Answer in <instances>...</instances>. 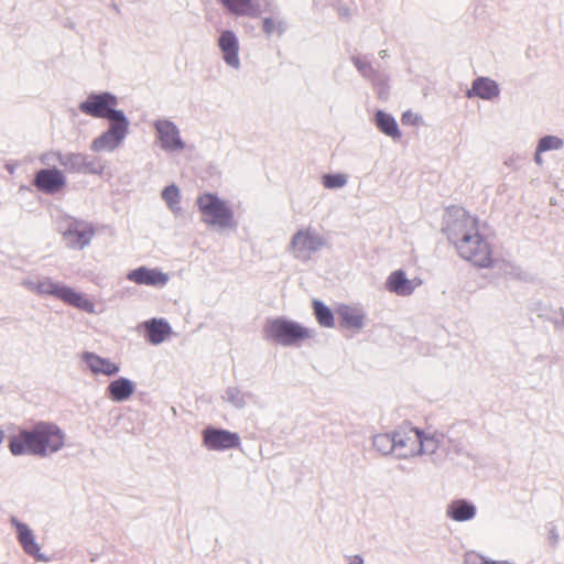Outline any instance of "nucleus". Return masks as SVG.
<instances>
[{"instance_id": "nucleus-37", "label": "nucleus", "mask_w": 564, "mask_h": 564, "mask_svg": "<svg viewBox=\"0 0 564 564\" xmlns=\"http://www.w3.org/2000/svg\"><path fill=\"white\" fill-rule=\"evenodd\" d=\"M465 564H508V562H499V561L488 562L485 560V557H482L478 554L471 553V554L466 555Z\"/></svg>"}, {"instance_id": "nucleus-2", "label": "nucleus", "mask_w": 564, "mask_h": 564, "mask_svg": "<svg viewBox=\"0 0 564 564\" xmlns=\"http://www.w3.org/2000/svg\"><path fill=\"white\" fill-rule=\"evenodd\" d=\"M66 435L55 423L40 421L22 429L9 437V451L13 456L31 455L40 458L59 452L65 445Z\"/></svg>"}, {"instance_id": "nucleus-26", "label": "nucleus", "mask_w": 564, "mask_h": 564, "mask_svg": "<svg viewBox=\"0 0 564 564\" xmlns=\"http://www.w3.org/2000/svg\"><path fill=\"white\" fill-rule=\"evenodd\" d=\"M372 447L382 456H390L394 454V431L373 435Z\"/></svg>"}, {"instance_id": "nucleus-36", "label": "nucleus", "mask_w": 564, "mask_h": 564, "mask_svg": "<svg viewBox=\"0 0 564 564\" xmlns=\"http://www.w3.org/2000/svg\"><path fill=\"white\" fill-rule=\"evenodd\" d=\"M64 153L59 151H50L46 153H43L40 158L41 162L45 165H54L55 162H58L61 164V158Z\"/></svg>"}, {"instance_id": "nucleus-24", "label": "nucleus", "mask_w": 564, "mask_h": 564, "mask_svg": "<svg viewBox=\"0 0 564 564\" xmlns=\"http://www.w3.org/2000/svg\"><path fill=\"white\" fill-rule=\"evenodd\" d=\"M446 514L454 521L465 522L476 516V507L466 499L453 500L446 508Z\"/></svg>"}, {"instance_id": "nucleus-39", "label": "nucleus", "mask_w": 564, "mask_h": 564, "mask_svg": "<svg viewBox=\"0 0 564 564\" xmlns=\"http://www.w3.org/2000/svg\"><path fill=\"white\" fill-rule=\"evenodd\" d=\"M401 120L403 123H415L417 120V116H415L412 111L409 110L402 115Z\"/></svg>"}, {"instance_id": "nucleus-6", "label": "nucleus", "mask_w": 564, "mask_h": 564, "mask_svg": "<svg viewBox=\"0 0 564 564\" xmlns=\"http://www.w3.org/2000/svg\"><path fill=\"white\" fill-rule=\"evenodd\" d=\"M119 100L116 95L109 91L90 93L85 100L78 105V109L93 118L107 119L109 122L127 118L122 110L117 109Z\"/></svg>"}, {"instance_id": "nucleus-25", "label": "nucleus", "mask_w": 564, "mask_h": 564, "mask_svg": "<svg viewBox=\"0 0 564 564\" xmlns=\"http://www.w3.org/2000/svg\"><path fill=\"white\" fill-rule=\"evenodd\" d=\"M375 123L380 132L393 140H399L402 135L394 117L383 110H378L375 113Z\"/></svg>"}, {"instance_id": "nucleus-14", "label": "nucleus", "mask_w": 564, "mask_h": 564, "mask_svg": "<svg viewBox=\"0 0 564 564\" xmlns=\"http://www.w3.org/2000/svg\"><path fill=\"white\" fill-rule=\"evenodd\" d=\"M423 284L422 279L415 276L409 279L405 271L399 269L392 271L384 282V288L388 292L397 296L408 297L411 296L415 290Z\"/></svg>"}, {"instance_id": "nucleus-41", "label": "nucleus", "mask_w": 564, "mask_h": 564, "mask_svg": "<svg viewBox=\"0 0 564 564\" xmlns=\"http://www.w3.org/2000/svg\"><path fill=\"white\" fill-rule=\"evenodd\" d=\"M543 152H538V149L535 150V153H534V162L538 164V165H542L543 164V159L541 156Z\"/></svg>"}, {"instance_id": "nucleus-19", "label": "nucleus", "mask_w": 564, "mask_h": 564, "mask_svg": "<svg viewBox=\"0 0 564 564\" xmlns=\"http://www.w3.org/2000/svg\"><path fill=\"white\" fill-rule=\"evenodd\" d=\"M82 361L95 376L104 375L107 377H113L120 371L118 364L91 351H84L82 354Z\"/></svg>"}, {"instance_id": "nucleus-33", "label": "nucleus", "mask_w": 564, "mask_h": 564, "mask_svg": "<svg viewBox=\"0 0 564 564\" xmlns=\"http://www.w3.org/2000/svg\"><path fill=\"white\" fill-rule=\"evenodd\" d=\"M538 152L561 150L564 147L563 139L556 135H544L538 142Z\"/></svg>"}, {"instance_id": "nucleus-16", "label": "nucleus", "mask_w": 564, "mask_h": 564, "mask_svg": "<svg viewBox=\"0 0 564 564\" xmlns=\"http://www.w3.org/2000/svg\"><path fill=\"white\" fill-rule=\"evenodd\" d=\"M218 46L221 51L225 64L236 70L241 66L239 58V41L231 30H225L218 39Z\"/></svg>"}, {"instance_id": "nucleus-29", "label": "nucleus", "mask_w": 564, "mask_h": 564, "mask_svg": "<svg viewBox=\"0 0 564 564\" xmlns=\"http://www.w3.org/2000/svg\"><path fill=\"white\" fill-rule=\"evenodd\" d=\"M230 12L237 15L257 17L252 0H219Z\"/></svg>"}, {"instance_id": "nucleus-32", "label": "nucleus", "mask_w": 564, "mask_h": 564, "mask_svg": "<svg viewBox=\"0 0 564 564\" xmlns=\"http://www.w3.org/2000/svg\"><path fill=\"white\" fill-rule=\"evenodd\" d=\"M263 32L270 36L276 33L279 36L286 31V23L282 19L264 18L262 22Z\"/></svg>"}, {"instance_id": "nucleus-18", "label": "nucleus", "mask_w": 564, "mask_h": 564, "mask_svg": "<svg viewBox=\"0 0 564 564\" xmlns=\"http://www.w3.org/2000/svg\"><path fill=\"white\" fill-rule=\"evenodd\" d=\"M127 279L139 285L164 286L170 278L169 274L159 269H150L142 265L129 271Z\"/></svg>"}, {"instance_id": "nucleus-1", "label": "nucleus", "mask_w": 564, "mask_h": 564, "mask_svg": "<svg viewBox=\"0 0 564 564\" xmlns=\"http://www.w3.org/2000/svg\"><path fill=\"white\" fill-rule=\"evenodd\" d=\"M442 232L454 245L459 257L479 268L491 265V248L479 232L478 219L465 208L458 206L446 208Z\"/></svg>"}, {"instance_id": "nucleus-13", "label": "nucleus", "mask_w": 564, "mask_h": 564, "mask_svg": "<svg viewBox=\"0 0 564 564\" xmlns=\"http://www.w3.org/2000/svg\"><path fill=\"white\" fill-rule=\"evenodd\" d=\"M394 455L399 459H409L417 456L419 429L399 427L394 430Z\"/></svg>"}, {"instance_id": "nucleus-40", "label": "nucleus", "mask_w": 564, "mask_h": 564, "mask_svg": "<svg viewBox=\"0 0 564 564\" xmlns=\"http://www.w3.org/2000/svg\"><path fill=\"white\" fill-rule=\"evenodd\" d=\"M347 561V564H364V558L358 554L348 556Z\"/></svg>"}, {"instance_id": "nucleus-10", "label": "nucleus", "mask_w": 564, "mask_h": 564, "mask_svg": "<svg viewBox=\"0 0 564 564\" xmlns=\"http://www.w3.org/2000/svg\"><path fill=\"white\" fill-rule=\"evenodd\" d=\"M203 445L209 451H228L240 446V436L231 431L206 426L202 432Z\"/></svg>"}, {"instance_id": "nucleus-4", "label": "nucleus", "mask_w": 564, "mask_h": 564, "mask_svg": "<svg viewBox=\"0 0 564 564\" xmlns=\"http://www.w3.org/2000/svg\"><path fill=\"white\" fill-rule=\"evenodd\" d=\"M202 214V221L218 230L236 229L237 221L234 210L217 194L203 193L196 198Z\"/></svg>"}, {"instance_id": "nucleus-35", "label": "nucleus", "mask_w": 564, "mask_h": 564, "mask_svg": "<svg viewBox=\"0 0 564 564\" xmlns=\"http://www.w3.org/2000/svg\"><path fill=\"white\" fill-rule=\"evenodd\" d=\"M351 62L356 66L358 72L361 74L362 77H365L367 79L375 78L376 70L367 59H364L359 56H352Z\"/></svg>"}, {"instance_id": "nucleus-17", "label": "nucleus", "mask_w": 564, "mask_h": 564, "mask_svg": "<svg viewBox=\"0 0 564 564\" xmlns=\"http://www.w3.org/2000/svg\"><path fill=\"white\" fill-rule=\"evenodd\" d=\"M34 186L46 194L57 193L66 184V178L58 169H43L34 176Z\"/></svg>"}, {"instance_id": "nucleus-9", "label": "nucleus", "mask_w": 564, "mask_h": 564, "mask_svg": "<svg viewBox=\"0 0 564 564\" xmlns=\"http://www.w3.org/2000/svg\"><path fill=\"white\" fill-rule=\"evenodd\" d=\"M129 126L130 122L128 118L123 119V121L116 120L109 122V128L99 137L94 139L90 144V150L94 152H112L126 139L127 134L129 133Z\"/></svg>"}, {"instance_id": "nucleus-31", "label": "nucleus", "mask_w": 564, "mask_h": 564, "mask_svg": "<svg viewBox=\"0 0 564 564\" xmlns=\"http://www.w3.org/2000/svg\"><path fill=\"white\" fill-rule=\"evenodd\" d=\"M162 198L173 213H176L177 210L181 209L180 189L176 185L172 184L164 187V189L162 191Z\"/></svg>"}, {"instance_id": "nucleus-20", "label": "nucleus", "mask_w": 564, "mask_h": 564, "mask_svg": "<svg viewBox=\"0 0 564 564\" xmlns=\"http://www.w3.org/2000/svg\"><path fill=\"white\" fill-rule=\"evenodd\" d=\"M500 94L497 82L489 77H477L474 79L471 87L467 90L468 98L478 97L484 100H492Z\"/></svg>"}, {"instance_id": "nucleus-7", "label": "nucleus", "mask_w": 564, "mask_h": 564, "mask_svg": "<svg viewBox=\"0 0 564 564\" xmlns=\"http://www.w3.org/2000/svg\"><path fill=\"white\" fill-rule=\"evenodd\" d=\"M327 241L316 229L305 227L299 229L292 237L289 252L294 259L307 262L313 254L326 247Z\"/></svg>"}, {"instance_id": "nucleus-21", "label": "nucleus", "mask_w": 564, "mask_h": 564, "mask_svg": "<svg viewBox=\"0 0 564 564\" xmlns=\"http://www.w3.org/2000/svg\"><path fill=\"white\" fill-rule=\"evenodd\" d=\"M340 326L360 330L365 327L366 314L359 307L341 305L337 308Z\"/></svg>"}, {"instance_id": "nucleus-8", "label": "nucleus", "mask_w": 564, "mask_h": 564, "mask_svg": "<svg viewBox=\"0 0 564 564\" xmlns=\"http://www.w3.org/2000/svg\"><path fill=\"white\" fill-rule=\"evenodd\" d=\"M58 229L66 247L75 250H83L95 236L93 224L72 216L63 217L58 223Z\"/></svg>"}, {"instance_id": "nucleus-23", "label": "nucleus", "mask_w": 564, "mask_h": 564, "mask_svg": "<svg viewBox=\"0 0 564 564\" xmlns=\"http://www.w3.org/2000/svg\"><path fill=\"white\" fill-rule=\"evenodd\" d=\"M145 337L152 345H159L172 333L171 325L164 318H151L143 323Z\"/></svg>"}, {"instance_id": "nucleus-3", "label": "nucleus", "mask_w": 564, "mask_h": 564, "mask_svg": "<svg viewBox=\"0 0 564 564\" xmlns=\"http://www.w3.org/2000/svg\"><path fill=\"white\" fill-rule=\"evenodd\" d=\"M22 285L28 290L42 295L54 296L64 303L79 308L87 313L95 312L94 303L86 299L75 289L67 286L61 282L54 281L52 278L43 276L40 279H24Z\"/></svg>"}, {"instance_id": "nucleus-11", "label": "nucleus", "mask_w": 564, "mask_h": 564, "mask_svg": "<svg viewBox=\"0 0 564 564\" xmlns=\"http://www.w3.org/2000/svg\"><path fill=\"white\" fill-rule=\"evenodd\" d=\"M160 147L166 152H180L185 149L178 127L170 119H159L153 122Z\"/></svg>"}, {"instance_id": "nucleus-15", "label": "nucleus", "mask_w": 564, "mask_h": 564, "mask_svg": "<svg viewBox=\"0 0 564 564\" xmlns=\"http://www.w3.org/2000/svg\"><path fill=\"white\" fill-rule=\"evenodd\" d=\"M11 524L15 528L18 533V541L20 542L24 552L33 556L36 561L47 562L48 557L40 552V545L35 541V536L30 527L21 522L15 517L10 520Z\"/></svg>"}, {"instance_id": "nucleus-12", "label": "nucleus", "mask_w": 564, "mask_h": 564, "mask_svg": "<svg viewBox=\"0 0 564 564\" xmlns=\"http://www.w3.org/2000/svg\"><path fill=\"white\" fill-rule=\"evenodd\" d=\"M61 165L69 173L101 174L104 166L100 160L84 153L65 152Z\"/></svg>"}, {"instance_id": "nucleus-44", "label": "nucleus", "mask_w": 564, "mask_h": 564, "mask_svg": "<svg viewBox=\"0 0 564 564\" xmlns=\"http://www.w3.org/2000/svg\"><path fill=\"white\" fill-rule=\"evenodd\" d=\"M4 438H6V432L0 429V444L4 441Z\"/></svg>"}, {"instance_id": "nucleus-5", "label": "nucleus", "mask_w": 564, "mask_h": 564, "mask_svg": "<svg viewBox=\"0 0 564 564\" xmlns=\"http://www.w3.org/2000/svg\"><path fill=\"white\" fill-rule=\"evenodd\" d=\"M314 330L300 323L283 317L270 319L263 327V337L274 344L285 347L294 346L297 341L313 336Z\"/></svg>"}, {"instance_id": "nucleus-22", "label": "nucleus", "mask_w": 564, "mask_h": 564, "mask_svg": "<svg viewBox=\"0 0 564 564\" xmlns=\"http://www.w3.org/2000/svg\"><path fill=\"white\" fill-rule=\"evenodd\" d=\"M135 384L126 377H119L108 384L106 389L107 397L117 403L124 402L134 393Z\"/></svg>"}, {"instance_id": "nucleus-27", "label": "nucleus", "mask_w": 564, "mask_h": 564, "mask_svg": "<svg viewBox=\"0 0 564 564\" xmlns=\"http://www.w3.org/2000/svg\"><path fill=\"white\" fill-rule=\"evenodd\" d=\"M251 398L252 394L250 392H243L236 386L228 387L223 395V400L230 403L237 410L245 409Z\"/></svg>"}, {"instance_id": "nucleus-28", "label": "nucleus", "mask_w": 564, "mask_h": 564, "mask_svg": "<svg viewBox=\"0 0 564 564\" xmlns=\"http://www.w3.org/2000/svg\"><path fill=\"white\" fill-rule=\"evenodd\" d=\"M417 456L434 454L441 444V437L437 434H426L419 429Z\"/></svg>"}, {"instance_id": "nucleus-43", "label": "nucleus", "mask_w": 564, "mask_h": 564, "mask_svg": "<svg viewBox=\"0 0 564 564\" xmlns=\"http://www.w3.org/2000/svg\"><path fill=\"white\" fill-rule=\"evenodd\" d=\"M379 56H380L381 58H386V57H388V56H389V53H388V51H387V50H381V51L379 52Z\"/></svg>"}, {"instance_id": "nucleus-45", "label": "nucleus", "mask_w": 564, "mask_h": 564, "mask_svg": "<svg viewBox=\"0 0 564 564\" xmlns=\"http://www.w3.org/2000/svg\"><path fill=\"white\" fill-rule=\"evenodd\" d=\"M348 12H349V10H348L347 8H343V9H340V11H339V13H340L341 15H347V14H348Z\"/></svg>"}, {"instance_id": "nucleus-38", "label": "nucleus", "mask_w": 564, "mask_h": 564, "mask_svg": "<svg viewBox=\"0 0 564 564\" xmlns=\"http://www.w3.org/2000/svg\"><path fill=\"white\" fill-rule=\"evenodd\" d=\"M547 540L552 545H556L560 540V535L557 533V529L554 524H550L547 528Z\"/></svg>"}, {"instance_id": "nucleus-42", "label": "nucleus", "mask_w": 564, "mask_h": 564, "mask_svg": "<svg viewBox=\"0 0 564 564\" xmlns=\"http://www.w3.org/2000/svg\"><path fill=\"white\" fill-rule=\"evenodd\" d=\"M560 314L562 315V321L561 322H557V321H554V325L555 327H564V308H560Z\"/></svg>"}, {"instance_id": "nucleus-34", "label": "nucleus", "mask_w": 564, "mask_h": 564, "mask_svg": "<svg viewBox=\"0 0 564 564\" xmlns=\"http://www.w3.org/2000/svg\"><path fill=\"white\" fill-rule=\"evenodd\" d=\"M347 176L343 173L325 174L322 177L324 187L328 189L341 188L347 184Z\"/></svg>"}, {"instance_id": "nucleus-30", "label": "nucleus", "mask_w": 564, "mask_h": 564, "mask_svg": "<svg viewBox=\"0 0 564 564\" xmlns=\"http://www.w3.org/2000/svg\"><path fill=\"white\" fill-rule=\"evenodd\" d=\"M314 315L318 324L323 327L332 328L335 325L332 310L319 300L313 301Z\"/></svg>"}]
</instances>
